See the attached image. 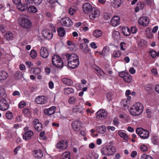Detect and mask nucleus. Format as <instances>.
<instances>
[{"instance_id":"obj_1","label":"nucleus","mask_w":159,"mask_h":159,"mask_svg":"<svg viewBox=\"0 0 159 159\" xmlns=\"http://www.w3.org/2000/svg\"><path fill=\"white\" fill-rule=\"evenodd\" d=\"M18 22L20 26L22 28L28 30L31 27L32 21L25 15L20 16L18 19Z\"/></svg>"},{"instance_id":"obj_2","label":"nucleus","mask_w":159,"mask_h":159,"mask_svg":"<svg viewBox=\"0 0 159 159\" xmlns=\"http://www.w3.org/2000/svg\"><path fill=\"white\" fill-rule=\"evenodd\" d=\"M143 110V105L140 102H137L130 108L129 112L133 116H138L141 115Z\"/></svg>"},{"instance_id":"obj_3","label":"nucleus","mask_w":159,"mask_h":159,"mask_svg":"<svg viewBox=\"0 0 159 159\" xmlns=\"http://www.w3.org/2000/svg\"><path fill=\"white\" fill-rule=\"evenodd\" d=\"M116 152L115 148L111 145H106L101 151L102 155L106 156L113 155Z\"/></svg>"},{"instance_id":"obj_4","label":"nucleus","mask_w":159,"mask_h":159,"mask_svg":"<svg viewBox=\"0 0 159 159\" xmlns=\"http://www.w3.org/2000/svg\"><path fill=\"white\" fill-rule=\"evenodd\" d=\"M52 63L57 67L60 68H62L64 63L61 58L57 55H54L52 58Z\"/></svg>"},{"instance_id":"obj_5","label":"nucleus","mask_w":159,"mask_h":159,"mask_svg":"<svg viewBox=\"0 0 159 159\" xmlns=\"http://www.w3.org/2000/svg\"><path fill=\"white\" fill-rule=\"evenodd\" d=\"M136 131L141 138L143 139H147L149 135V132L148 130L141 128H137Z\"/></svg>"},{"instance_id":"obj_6","label":"nucleus","mask_w":159,"mask_h":159,"mask_svg":"<svg viewBox=\"0 0 159 159\" xmlns=\"http://www.w3.org/2000/svg\"><path fill=\"white\" fill-rule=\"evenodd\" d=\"M64 56L67 59L68 63H71L79 59L78 55L75 53L69 54L67 53L65 54Z\"/></svg>"},{"instance_id":"obj_7","label":"nucleus","mask_w":159,"mask_h":159,"mask_svg":"<svg viewBox=\"0 0 159 159\" xmlns=\"http://www.w3.org/2000/svg\"><path fill=\"white\" fill-rule=\"evenodd\" d=\"M9 107V103L6 99L2 98L0 100V110L3 111L7 110Z\"/></svg>"},{"instance_id":"obj_8","label":"nucleus","mask_w":159,"mask_h":159,"mask_svg":"<svg viewBox=\"0 0 159 159\" xmlns=\"http://www.w3.org/2000/svg\"><path fill=\"white\" fill-rule=\"evenodd\" d=\"M68 147L67 142L66 140H61L56 145V148L61 150H63L66 149Z\"/></svg>"},{"instance_id":"obj_9","label":"nucleus","mask_w":159,"mask_h":159,"mask_svg":"<svg viewBox=\"0 0 159 159\" xmlns=\"http://www.w3.org/2000/svg\"><path fill=\"white\" fill-rule=\"evenodd\" d=\"M100 14V11L97 8L93 7L90 12L89 17L91 20H94L95 18L98 17Z\"/></svg>"},{"instance_id":"obj_10","label":"nucleus","mask_w":159,"mask_h":159,"mask_svg":"<svg viewBox=\"0 0 159 159\" xmlns=\"http://www.w3.org/2000/svg\"><path fill=\"white\" fill-rule=\"evenodd\" d=\"M34 101L37 104L44 105L47 102L46 98L44 96L40 95L37 97L35 99Z\"/></svg>"},{"instance_id":"obj_11","label":"nucleus","mask_w":159,"mask_h":159,"mask_svg":"<svg viewBox=\"0 0 159 159\" xmlns=\"http://www.w3.org/2000/svg\"><path fill=\"white\" fill-rule=\"evenodd\" d=\"M61 23L62 25L66 26H70L73 24L72 20L67 17L62 18L61 20Z\"/></svg>"},{"instance_id":"obj_12","label":"nucleus","mask_w":159,"mask_h":159,"mask_svg":"<svg viewBox=\"0 0 159 159\" xmlns=\"http://www.w3.org/2000/svg\"><path fill=\"white\" fill-rule=\"evenodd\" d=\"M97 118L100 119L105 118L107 116V113L104 109H101L98 111L96 113Z\"/></svg>"},{"instance_id":"obj_13","label":"nucleus","mask_w":159,"mask_h":159,"mask_svg":"<svg viewBox=\"0 0 159 159\" xmlns=\"http://www.w3.org/2000/svg\"><path fill=\"white\" fill-rule=\"evenodd\" d=\"M93 7L89 3H86L82 6L83 11L85 13H88L92 11Z\"/></svg>"},{"instance_id":"obj_14","label":"nucleus","mask_w":159,"mask_h":159,"mask_svg":"<svg viewBox=\"0 0 159 159\" xmlns=\"http://www.w3.org/2000/svg\"><path fill=\"white\" fill-rule=\"evenodd\" d=\"M139 23L140 25L146 26L149 23V19L146 17H142L139 19Z\"/></svg>"},{"instance_id":"obj_15","label":"nucleus","mask_w":159,"mask_h":159,"mask_svg":"<svg viewBox=\"0 0 159 159\" xmlns=\"http://www.w3.org/2000/svg\"><path fill=\"white\" fill-rule=\"evenodd\" d=\"M42 35L45 38L48 40L51 39L53 36L52 31L48 30L43 31Z\"/></svg>"},{"instance_id":"obj_16","label":"nucleus","mask_w":159,"mask_h":159,"mask_svg":"<svg viewBox=\"0 0 159 159\" xmlns=\"http://www.w3.org/2000/svg\"><path fill=\"white\" fill-rule=\"evenodd\" d=\"M81 126V123L78 120H75L73 121L72 123V126L73 129L77 131L80 129Z\"/></svg>"},{"instance_id":"obj_17","label":"nucleus","mask_w":159,"mask_h":159,"mask_svg":"<svg viewBox=\"0 0 159 159\" xmlns=\"http://www.w3.org/2000/svg\"><path fill=\"white\" fill-rule=\"evenodd\" d=\"M56 107L53 106L49 108L44 110V112L46 115H51L54 114L56 110Z\"/></svg>"},{"instance_id":"obj_18","label":"nucleus","mask_w":159,"mask_h":159,"mask_svg":"<svg viewBox=\"0 0 159 159\" xmlns=\"http://www.w3.org/2000/svg\"><path fill=\"white\" fill-rule=\"evenodd\" d=\"M33 135V133L31 130H30L25 133L23 137L24 139L26 140L31 139Z\"/></svg>"},{"instance_id":"obj_19","label":"nucleus","mask_w":159,"mask_h":159,"mask_svg":"<svg viewBox=\"0 0 159 159\" xmlns=\"http://www.w3.org/2000/svg\"><path fill=\"white\" fill-rule=\"evenodd\" d=\"M120 17L117 16H114L111 21V24L114 26H116L119 24Z\"/></svg>"},{"instance_id":"obj_20","label":"nucleus","mask_w":159,"mask_h":159,"mask_svg":"<svg viewBox=\"0 0 159 159\" xmlns=\"http://www.w3.org/2000/svg\"><path fill=\"white\" fill-rule=\"evenodd\" d=\"M62 82L67 86H71L74 83L73 80L68 78H63L61 79Z\"/></svg>"},{"instance_id":"obj_21","label":"nucleus","mask_w":159,"mask_h":159,"mask_svg":"<svg viewBox=\"0 0 159 159\" xmlns=\"http://www.w3.org/2000/svg\"><path fill=\"white\" fill-rule=\"evenodd\" d=\"M79 59L72 62L71 63H68V66L71 69H75L77 68L79 65Z\"/></svg>"},{"instance_id":"obj_22","label":"nucleus","mask_w":159,"mask_h":159,"mask_svg":"<svg viewBox=\"0 0 159 159\" xmlns=\"http://www.w3.org/2000/svg\"><path fill=\"white\" fill-rule=\"evenodd\" d=\"M33 154L35 157L39 159L41 158L43 156L42 151L40 150L34 151Z\"/></svg>"},{"instance_id":"obj_23","label":"nucleus","mask_w":159,"mask_h":159,"mask_svg":"<svg viewBox=\"0 0 159 159\" xmlns=\"http://www.w3.org/2000/svg\"><path fill=\"white\" fill-rule=\"evenodd\" d=\"M120 75H121V74ZM120 76L123 77L124 81L127 83H129L132 81V77L129 74H125L123 76L120 75Z\"/></svg>"},{"instance_id":"obj_24","label":"nucleus","mask_w":159,"mask_h":159,"mask_svg":"<svg viewBox=\"0 0 159 159\" xmlns=\"http://www.w3.org/2000/svg\"><path fill=\"white\" fill-rule=\"evenodd\" d=\"M151 140L154 145H157L159 143V139L156 135L153 134L152 136Z\"/></svg>"},{"instance_id":"obj_25","label":"nucleus","mask_w":159,"mask_h":159,"mask_svg":"<svg viewBox=\"0 0 159 159\" xmlns=\"http://www.w3.org/2000/svg\"><path fill=\"white\" fill-rule=\"evenodd\" d=\"M8 76L7 73L5 71L0 72V83L2 80H6Z\"/></svg>"},{"instance_id":"obj_26","label":"nucleus","mask_w":159,"mask_h":159,"mask_svg":"<svg viewBox=\"0 0 159 159\" xmlns=\"http://www.w3.org/2000/svg\"><path fill=\"white\" fill-rule=\"evenodd\" d=\"M106 129L105 126L102 125L101 126H98L97 128V131L100 134H104L106 131Z\"/></svg>"},{"instance_id":"obj_27","label":"nucleus","mask_w":159,"mask_h":159,"mask_svg":"<svg viewBox=\"0 0 159 159\" xmlns=\"http://www.w3.org/2000/svg\"><path fill=\"white\" fill-rule=\"evenodd\" d=\"M118 134L121 137L123 138L125 141H127L128 140V136L124 131L122 130H120L118 132Z\"/></svg>"},{"instance_id":"obj_28","label":"nucleus","mask_w":159,"mask_h":159,"mask_svg":"<svg viewBox=\"0 0 159 159\" xmlns=\"http://www.w3.org/2000/svg\"><path fill=\"white\" fill-rule=\"evenodd\" d=\"M57 31L58 35L61 37H63L65 34V31L63 27H60L58 28Z\"/></svg>"},{"instance_id":"obj_29","label":"nucleus","mask_w":159,"mask_h":159,"mask_svg":"<svg viewBox=\"0 0 159 159\" xmlns=\"http://www.w3.org/2000/svg\"><path fill=\"white\" fill-rule=\"evenodd\" d=\"M74 89L70 87H67L64 89V93L66 95H68L70 94L74 93Z\"/></svg>"},{"instance_id":"obj_30","label":"nucleus","mask_w":159,"mask_h":159,"mask_svg":"<svg viewBox=\"0 0 159 159\" xmlns=\"http://www.w3.org/2000/svg\"><path fill=\"white\" fill-rule=\"evenodd\" d=\"M102 32L99 30H96L93 32V36L96 38H98L101 37L102 35Z\"/></svg>"},{"instance_id":"obj_31","label":"nucleus","mask_w":159,"mask_h":159,"mask_svg":"<svg viewBox=\"0 0 159 159\" xmlns=\"http://www.w3.org/2000/svg\"><path fill=\"white\" fill-rule=\"evenodd\" d=\"M83 110L84 108L82 106H77L73 108L72 111L74 112H78L82 113Z\"/></svg>"},{"instance_id":"obj_32","label":"nucleus","mask_w":159,"mask_h":159,"mask_svg":"<svg viewBox=\"0 0 159 159\" xmlns=\"http://www.w3.org/2000/svg\"><path fill=\"white\" fill-rule=\"evenodd\" d=\"M122 32L125 36H129L130 34L129 29L127 27H123Z\"/></svg>"},{"instance_id":"obj_33","label":"nucleus","mask_w":159,"mask_h":159,"mask_svg":"<svg viewBox=\"0 0 159 159\" xmlns=\"http://www.w3.org/2000/svg\"><path fill=\"white\" fill-rule=\"evenodd\" d=\"M121 0H114L111 3V5L114 7H118L121 4Z\"/></svg>"},{"instance_id":"obj_34","label":"nucleus","mask_w":159,"mask_h":159,"mask_svg":"<svg viewBox=\"0 0 159 159\" xmlns=\"http://www.w3.org/2000/svg\"><path fill=\"white\" fill-rule=\"evenodd\" d=\"M29 71H33V74L35 75H38L41 72V69L37 67L36 68H31L29 69Z\"/></svg>"},{"instance_id":"obj_35","label":"nucleus","mask_w":159,"mask_h":159,"mask_svg":"<svg viewBox=\"0 0 159 159\" xmlns=\"http://www.w3.org/2000/svg\"><path fill=\"white\" fill-rule=\"evenodd\" d=\"M4 37L6 38L7 40H9L12 39L13 34L10 32L7 31L4 34Z\"/></svg>"},{"instance_id":"obj_36","label":"nucleus","mask_w":159,"mask_h":159,"mask_svg":"<svg viewBox=\"0 0 159 159\" xmlns=\"http://www.w3.org/2000/svg\"><path fill=\"white\" fill-rule=\"evenodd\" d=\"M40 54L43 58H47L49 55L48 50H40Z\"/></svg>"},{"instance_id":"obj_37","label":"nucleus","mask_w":159,"mask_h":159,"mask_svg":"<svg viewBox=\"0 0 159 159\" xmlns=\"http://www.w3.org/2000/svg\"><path fill=\"white\" fill-rule=\"evenodd\" d=\"M95 70L101 76H103L106 74L99 67H97L95 68Z\"/></svg>"},{"instance_id":"obj_38","label":"nucleus","mask_w":159,"mask_h":159,"mask_svg":"<svg viewBox=\"0 0 159 159\" xmlns=\"http://www.w3.org/2000/svg\"><path fill=\"white\" fill-rule=\"evenodd\" d=\"M98 157V154L94 152H92L89 155V157L90 159H97Z\"/></svg>"},{"instance_id":"obj_39","label":"nucleus","mask_w":159,"mask_h":159,"mask_svg":"<svg viewBox=\"0 0 159 159\" xmlns=\"http://www.w3.org/2000/svg\"><path fill=\"white\" fill-rule=\"evenodd\" d=\"M28 11L30 13H35L37 12V10L35 7L31 6L28 7Z\"/></svg>"},{"instance_id":"obj_40","label":"nucleus","mask_w":159,"mask_h":159,"mask_svg":"<svg viewBox=\"0 0 159 159\" xmlns=\"http://www.w3.org/2000/svg\"><path fill=\"white\" fill-rule=\"evenodd\" d=\"M129 103V101L126 99H123L121 102L122 105L125 108L128 107Z\"/></svg>"},{"instance_id":"obj_41","label":"nucleus","mask_w":159,"mask_h":159,"mask_svg":"<svg viewBox=\"0 0 159 159\" xmlns=\"http://www.w3.org/2000/svg\"><path fill=\"white\" fill-rule=\"evenodd\" d=\"M70 155L69 152L64 153L62 156V159H70Z\"/></svg>"},{"instance_id":"obj_42","label":"nucleus","mask_w":159,"mask_h":159,"mask_svg":"<svg viewBox=\"0 0 159 159\" xmlns=\"http://www.w3.org/2000/svg\"><path fill=\"white\" fill-rule=\"evenodd\" d=\"M6 116L8 120H11L13 117V114L10 111H7L6 114Z\"/></svg>"},{"instance_id":"obj_43","label":"nucleus","mask_w":159,"mask_h":159,"mask_svg":"<svg viewBox=\"0 0 159 159\" xmlns=\"http://www.w3.org/2000/svg\"><path fill=\"white\" fill-rule=\"evenodd\" d=\"M35 130L38 132L40 131L42 129V125L41 123H38L34 126Z\"/></svg>"},{"instance_id":"obj_44","label":"nucleus","mask_w":159,"mask_h":159,"mask_svg":"<svg viewBox=\"0 0 159 159\" xmlns=\"http://www.w3.org/2000/svg\"><path fill=\"white\" fill-rule=\"evenodd\" d=\"M150 53L153 58H155L157 56H159V52H157L155 50H151Z\"/></svg>"},{"instance_id":"obj_45","label":"nucleus","mask_w":159,"mask_h":159,"mask_svg":"<svg viewBox=\"0 0 159 159\" xmlns=\"http://www.w3.org/2000/svg\"><path fill=\"white\" fill-rule=\"evenodd\" d=\"M6 95V92L4 88L0 86V98L5 96Z\"/></svg>"},{"instance_id":"obj_46","label":"nucleus","mask_w":159,"mask_h":159,"mask_svg":"<svg viewBox=\"0 0 159 159\" xmlns=\"http://www.w3.org/2000/svg\"><path fill=\"white\" fill-rule=\"evenodd\" d=\"M77 10L76 8L74 7H71L70 8L69 12L70 15H73Z\"/></svg>"},{"instance_id":"obj_47","label":"nucleus","mask_w":159,"mask_h":159,"mask_svg":"<svg viewBox=\"0 0 159 159\" xmlns=\"http://www.w3.org/2000/svg\"><path fill=\"white\" fill-rule=\"evenodd\" d=\"M16 7L18 10L21 11H23L25 10V6L20 2V4L16 5Z\"/></svg>"},{"instance_id":"obj_48","label":"nucleus","mask_w":159,"mask_h":159,"mask_svg":"<svg viewBox=\"0 0 159 159\" xmlns=\"http://www.w3.org/2000/svg\"><path fill=\"white\" fill-rule=\"evenodd\" d=\"M113 55L115 57H118L120 56V52L119 50H115L114 52Z\"/></svg>"},{"instance_id":"obj_49","label":"nucleus","mask_w":159,"mask_h":159,"mask_svg":"<svg viewBox=\"0 0 159 159\" xmlns=\"http://www.w3.org/2000/svg\"><path fill=\"white\" fill-rule=\"evenodd\" d=\"M31 57L33 58H35L37 56V53L35 50H31L30 52Z\"/></svg>"},{"instance_id":"obj_50","label":"nucleus","mask_w":159,"mask_h":159,"mask_svg":"<svg viewBox=\"0 0 159 159\" xmlns=\"http://www.w3.org/2000/svg\"><path fill=\"white\" fill-rule=\"evenodd\" d=\"M121 50H125L127 48V45L124 42H121L120 44Z\"/></svg>"},{"instance_id":"obj_51","label":"nucleus","mask_w":159,"mask_h":159,"mask_svg":"<svg viewBox=\"0 0 159 159\" xmlns=\"http://www.w3.org/2000/svg\"><path fill=\"white\" fill-rule=\"evenodd\" d=\"M120 35V33L117 31H113L112 33V36L114 39H116L118 38Z\"/></svg>"},{"instance_id":"obj_52","label":"nucleus","mask_w":159,"mask_h":159,"mask_svg":"<svg viewBox=\"0 0 159 159\" xmlns=\"http://www.w3.org/2000/svg\"><path fill=\"white\" fill-rule=\"evenodd\" d=\"M141 159H153L151 156L146 154H143L141 157Z\"/></svg>"},{"instance_id":"obj_53","label":"nucleus","mask_w":159,"mask_h":159,"mask_svg":"<svg viewBox=\"0 0 159 159\" xmlns=\"http://www.w3.org/2000/svg\"><path fill=\"white\" fill-rule=\"evenodd\" d=\"M76 101V98L74 97L70 98L68 100V102L70 104H73L75 103Z\"/></svg>"},{"instance_id":"obj_54","label":"nucleus","mask_w":159,"mask_h":159,"mask_svg":"<svg viewBox=\"0 0 159 159\" xmlns=\"http://www.w3.org/2000/svg\"><path fill=\"white\" fill-rule=\"evenodd\" d=\"M140 149L141 151L143 152L147 151L148 150V147L145 145H142L140 146Z\"/></svg>"},{"instance_id":"obj_55","label":"nucleus","mask_w":159,"mask_h":159,"mask_svg":"<svg viewBox=\"0 0 159 159\" xmlns=\"http://www.w3.org/2000/svg\"><path fill=\"white\" fill-rule=\"evenodd\" d=\"M144 89L147 91H149L152 88V86L150 84H147L144 87Z\"/></svg>"},{"instance_id":"obj_56","label":"nucleus","mask_w":159,"mask_h":159,"mask_svg":"<svg viewBox=\"0 0 159 159\" xmlns=\"http://www.w3.org/2000/svg\"><path fill=\"white\" fill-rule=\"evenodd\" d=\"M15 75L16 77L20 79L22 76V73L20 71H17L16 72Z\"/></svg>"},{"instance_id":"obj_57","label":"nucleus","mask_w":159,"mask_h":159,"mask_svg":"<svg viewBox=\"0 0 159 159\" xmlns=\"http://www.w3.org/2000/svg\"><path fill=\"white\" fill-rule=\"evenodd\" d=\"M130 30L131 32L134 34L136 33L137 31L138 30L137 28L135 26H132L130 28Z\"/></svg>"},{"instance_id":"obj_58","label":"nucleus","mask_w":159,"mask_h":159,"mask_svg":"<svg viewBox=\"0 0 159 159\" xmlns=\"http://www.w3.org/2000/svg\"><path fill=\"white\" fill-rule=\"evenodd\" d=\"M21 148V147L20 146H18L14 150L13 152L14 154L16 155L18 153V152L20 150Z\"/></svg>"},{"instance_id":"obj_59","label":"nucleus","mask_w":159,"mask_h":159,"mask_svg":"<svg viewBox=\"0 0 159 159\" xmlns=\"http://www.w3.org/2000/svg\"><path fill=\"white\" fill-rule=\"evenodd\" d=\"M23 113L25 116H28L30 113V111L28 109L25 108L23 110Z\"/></svg>"},{"instance_id":"obj_60","label":"nucleus","mask_w":159,"mask_h":159,"mask_svg":"<svg viewBox=\"0 0 159 159\" xmlns=\"http://www.w3.org/2000/svg\"><path fill=\"white\" fill-rule=\"evenodd\" d=\"M26 105V103L24 101H21L19 103L18 106L20 108H22L25 106Z\"/></svg>"},{"instance_id":"obj_61","label":"nucleus","mask_w":159,"mask_h":159,"mask_svg":"<svg viewBox=\"0 0 159 159\" xmlns=\"http://www.w3.org/2000/svg\"><path fill=\"white\" fill-rule=\"evenodd\" d=\"M25 64L27 65L30 69H31L30 67L33 65V64L30 61H28L25 62Z\"/></svg>"},{"instance_id":"obj_62","label":"nucleus","mask_w":159,"mask_h":159,"mask_svg":"<svg viewBox=\"0 0 159 159\" xmlns=\"http://www.w3.org/2000/svg\"><path fill=\"white\" fill-rule=\"evenodd\" d=\"M114 125H118L119 124L118 119L117 118H115L113 121Z\"/></svg>"},{"instance_id":"obj_63","label":"nucleus","mask_w":159,"mask_h":159,"mask_svg":"<svg viewBox=\"0 0 159 159\" xmlns=\"http://www.w3.org/2000/svg\"><path fill=\"white\" fill-rule=\"evenodd\" d=\"M146 3L150 6H151L153 4L152 0H146Z\"/></svg>"},{"instance_id":"obj_64","label":"nucleus","mask_w":159,"mask_h":159,"mask_svg":"<svg viewBox=\"0 0 159 159\" xmlns=\"http://www.w3.org/2000/svg\"><path fill=\"white\" fill-rule=\"evenodd\" d=\"M42 1V0H34V3L36 5L38 6L41 3Z\"/></svg>"}]
</instances>
